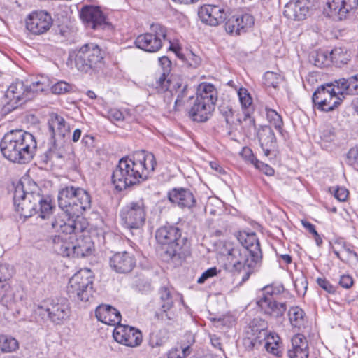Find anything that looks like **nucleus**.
I'll use <instances>...</instances> for the list:
<instances>
[{
    "mask_svg": "<svg viewBox=\"0 0 358 358\" xmlns=\"http://www.w3.org/2000/svg\"><path fill=\"white\" fill-rule=\"evenodd\" d=\"M312 99L314 105L324 112L332 111L342 102V98L336 92L335 85L332 83L319 87L314 92Z\"/></svg>",
    "mask_w": 358,
    "mask_h": 358,
    "instance_id": "nucleus-12",
    "label": "nucleus"
},
{
    "mask_svg": "<svg viewBox=\"0 0 358 358\" xmlns=\"http://www.w3.org/2000/svg\"><path fill=\"white\" fill-rule=\"evenodd\" d=\"M170 202L181 208L191 209L195 206L196 201L193 192L187 188L176 187L168 192Z\"/></svg>",
    "mask_w": 358,
    "mask_h": 358,
    "instance_id": "nucleus-25",
    "label": "nucleus"
},
{
    "mask_svg": "<svg viewBox=\"0 0 358 358\" xmlns=\"http://www.w3.org/2000/svg\"><path fill=\"white\" fill-rule=\"evenodd\" d=\"M13 201L16 211L26 218L38 213L42 219L49 220L52 213L53 206L50 197H44L36 192L26 194L20 186L15 188Z\"/></svg>",
    "mask_w": 358,
    "mask_h": 358,
    "instance_id": "nucleus-4",
    "label": "nucleus"
},
{
    "mask_svg": "<svg viewBox=\"0 0 358 358\" xmlns=\"http://www.w3.org/2000/svg\"><path fill=\"white\" fill-rule=\"evenodd\" d=\"M32 91L23 81L16 80L11 83L6 92V99L9 109H15L31 100Z\"/></svg>",
    "mask_w": 358,
    "mask_h": 358,
    "instance_id": "nucleus-16",
    "label": "nucleus"
},
{
    "mask_svg": "<svg viewBox=\"0 0 358 358\" xmlns=\"http://www.w3.org/2000/svg\"><path fill=\"white\" fill-rule=\"evenodd\" d=\"M214 110L215 104L211 102L208 103L195 99L189 115L194 121L203 122L210 118Z\"/></svg>",
    "mask_w": 358,
    "mask_h": 358,
    "instance_id": "nucleus-29",
    "label": "nucleus"
},
{
    "mask_svg": "<svg viewBox=\"0 0 358 358\" xmlns=\"http://www.w3.org/2000/svg\"><path fill=\"white\" fill-rule=\"evenodd\" d=\"M169 49L174 51L178 57L186 62L191 67L196 68L201 62L200 57L195 55L192 51H189L185 55H183L180 53L179 50L177 48L173 47L172 45H170Z\"/></svg>",
    "mask_w": 358,
    "mask_h": 358,
    "instance_id": "nucleus-42",
    "label": "nucleus"
},
{
    "mask_svg": "<svg viewBox=\"0 0 358 358\" xmlns=\"http://www.w3.org/2000/svg\"><path fill=\"white\" fill-rule=\"evenodd\" d=\"M331 62L336 66L341 67L350 60V53L343 48H335L329 53Z\"/></svg>",
    "mask_w": 358,
    "mask_h": 358,
    "instance_id": "nucleus-38",
    "label": "nucleus"
},
{
    "mask_svg": "<svg viewBox=\"0 0 358 358\" xmlns=\"http://www.w3.org/2000/svg\"><path fill=\"white\" fill-rule=\"evenodd\" d=\"M241 115V127L240 134L248 136L255 127V119L250 115V111H243Z\"/></svg>",
    "mask_w": 358,
    "mask_h": 358,
    "instance_id": "nucleus-41",
    "label": "nucleus"
},
{
    "mask_svg": "<svg viewBox=\"0 0 358 358\" xmlns=\"http://www.w3.org/2000/svg\"><path fill=\"white\" fill-rule=\"evenodd\" d=\"M113 335L117 342L127 346H137L142 341L141 332L138 329L120 323L115 326Z\"/></svg>",
    "mask_w": 358,
    "mask_h": 358,
    "instance_id": "nucleus-22",
    "label": "nucleus"
},
{
    "mask_svg": "<svg viewBox=\"0 0 358 358\" xmlns=\"http://www.w3.org/2000/svg\"><path fill=\"white\" fill-rule=\"evenodd\" d=\"M317 285L328 293H334V287L325 278H319L317 280Z\"/></svg>",
    "mask_w": 358,
    "mask_h": 358,
    "instance_id": "nucleus-60",
    "label": "nucleus"
},
{
    "mask_svg": "<svg viewBox=\"0 0 358 358\" xmlns=\"http://www.w3.org/2000/svg\"><path fill=\"white\" fill-rule=\"evenodd\" d=\"M348 196V191L345 187H337L334 190V196L339 201H345Z\"/></svg>",
    "mask_w": 358,
    "mask_h": 358,
    "instance_id": "nucleus-62",
    "label": "nucleus"
},
{
    "mask_svg": "<svg viewBox=\"0 0 358 358\" xmlns=\"http://www.w3.org/2000/svg\"><path fill=\"white\" fill-rule=\"evenodd\" d=\"M357 6L358 0H327L324 12L329 17L342 20Z\"/></svg>",
    "mask_w": 358,
    "mask_h": 358,
    "instance_id": "nucleus-21",
    "label": "nucleus"
},
{
    "mask_svg": "<svg viewBox=\"0 0 358 358\" xmlns=\"http://www.w3.org/2000/svg\"><path fill=\"white\" fill-rule=\"evenodd\" d=\"M50 85L51 83L48 77L43 76L37 77L36 80L28 86L32 91L31 98L33 99L38 92H45L50 89Z\"/></svg>",
    "mask_w": 358,
    "mask_h": 358,
    "instance_id": "nucleus-39",
    "label": "nucleus"
},
{
    "mask_svg": "<svg viewBox=\"0 0 358 358\" xmlns=\"http://www.w3.org/2000/svg\"><path fill=\"white\" fill-rule=\"evenodd\" d=\"M238 96L243 110V111H250L249 107L251 106L252 103V99L248 90L243 87L240 88L238 91Z\"/></svg>",
    "mask_w": 358,
    "mask_h": 358,
    "instance_id": "nucleus-46",
    "label": "nucleus"
},
{
    "mask_svg": "<svg viewBox=\"0 0 358 358\" xmlns=\"http://www.w3.org/2000/svg\"><path fill=\"white\" fill-rule=\"evenodd\" d=\"M97 320L108 325L115 326L120 323V313L109 305H100L95 310Z\"/></svg>",
    "mask_w": 358,
    "mask_h": 358,
    "instance_id": "nucleus-32",
    "label": "nucleus"
},
{
    "mask_svg": "<svg viewBox=\"0 0 358 358\" xmlns=\"http://www.w3.org/2000/svg\"><path fill=\"white\" fill-rule=\"evenodd\" d=\"M159 295L161 307L164 312L169 310L173 306L176 301H180L183 302L181 294L166 287H162L159 289Z\"/></svg>",
    "mask_w": 358,
    "mask_h": 358,
    "instance_id": "nucleus-34",
    "label": "nucleus"
},
{
    "mask_svg": "<svg viewBox=\"0 0 358 358\" xmlns=\"http://www.w3.org/2000/svg\"><path fill=\"white\" fill-rule=\"evenodd\" d=\"M196 99L215 105L217 99V90L213 84L202 83L198 87Z\"/></svg>",
    "mask_w": 358,
    "mask_h": 358,
    "instance_id": "nucleus-35",
    "label": "nucleus"
},
{
    "mask_svg": "<svg viewBox=\"0 0 358 358\" xmlns=\"http://www.w3.org/2000/svg\"><path fill=\"white\" fill-rule=\"evenodd\" d=\"M55 217H52L46 224V228L47 229H52L58 234H55L54 236H51L49 242H50L52 244L53 248L56 252L58 254L62 255V256H66L70 257V249H69V235H66L65 234L60 231H56L55 229H53L51 227V221L55 218Z\"/></svg>",
    "mask_w": 358,
    "mask_h": 358,
    "instance_id": "nucleus-31",
    "label": "nucleus"
},
{
    "mask_svg": "<svg viewBox=\"0 0 358 358\" xmlns=\"http://www.w3.org/2000/svg\"><path fill=\"white\" fill-rule=\"evenodd\" d=\"M13 274V269L8 264L0 265V282L7 283L6 281L10 279Z\"/></svg>",
    "mask_w": 358,
    "mask_h": 358,
    "instance_id": "nucleus-54",
    "label": "nucleus"
},
{
    "mask_svg": "<svg viewBox=\"0 0 358 358\" xmlns=\"http://www.w3.org/2000/svg\"><path fill=\"white\" fill-rule=\"evenodd\" d=\"M155 238L169 258H181L186 247V238H182L180 229L175 226L166 225L159 228Z\"/></svg>",
    "mask_w": 358,
    "mask_h": 358,
    "instance_id": "nucleus-7",
    "label": "nucleus"
},
{
    "mask_svg": "<svg viewBox=\"0 0 358 358\" xmlns=\"http://www.w3.org/2000/svg\"><path fill=\"white\" fill-rule=\"evenodd\" d=\"M264 78L265 85L266 87H272L273 88H277L282 82L281 76L272 71H267L265 73Z\"/></svg>",
    "mask_w": 358,
    "mask_h": 358,
    "instance_id": "nucleus-47",
    "label": "nucleus"
},
{
    "mask_svg": "<svg viewBox=\"0 0 358 358\" xmlns=\"http://www.w3.org/2000/svg\"><path fill=\"white\" fill-rule=\"evenodd\" d=\"M166 29L159 24H152L151 32L138 36L134 41L136 46L145 52H156L162 47V41L166 38Z\"/></svg>",
    "mask_w": 358,
    "mask_h": 358,
    "instance_id": "nucleus-11",
    "label": "nucleus"
},
{
    "mask_svg": "<svg viewBox=\"0 0 358 358\" xmlns=\"http://www.w3.org/2000/svg\"><path fill=\"white\" fill-rule=\"evenodd\" d=\"M228 129V135H235L236 133L240 134V127H241V115L238 114L236 118L233 117L229 122L227 123Z\"/></svg>",
    "mask_w": 358,
    "mask_h": 358,
    "instance_id": "nucleus-49",
    "label": "nucleus"
},
{
    "mask_svg": "<svg viewBox=\"0 0 358 358\" xmlns=\"http://www.w3.org/2000/svg\"><path fill=\"white\" fill-rule=\"evenodd\" d=\"M80 17L87 28L94 30L103 29L108 25L106 15L99 6H83Z\"/></svg>",
    "mask_w": 358,
    "mask_h": 358,
    "instance_id": "nucleus-18",
    "label": "nucleus"
},
{
    "mask_svg": "<svg viewBox=\"0 0 358 358\" xmlns=\"http://www.w3.org/2000/svg\"><path fill=\"white\" fill-rule=\"evenodd\" d=\"M18 348V341L14 337L6 334H0V351L11 352Z\"/></svg>",
    "mask_w": 358,
    "mask_h": 358,
    "instance_id": "nucleus-40",
    "label": "nucleus"
},
{
    "mask_svg": "<svg viewBox=\"0 0 358 358\" xmlns=\"http://www.w3.org/2000/svg\"><path fill=\"white\" fill-rule=\"evenodd\" d=\"M93 277L90 269H81L69 280L67 292L71 298L87 301L92 295Z\"/></svg>",
    "mask_w": 358,
    "mask_h": 358,
    "instance_id": "nucleus-9",
    "label": "nucleus"
},
{
    "mask_svg": "<svg viewBox=\"0 0 358 358\" xmlns=\"http://www.w3.org/2000/svg\"><path fill=\"white\" fill-rule=\"evenodd\" d=\"M257 135L261 148L266 156H268L275 151L277 148L276 138L273 129L270 127H261L258 129Z\"/></svg>",
    "mask_w": 358,
    "mask_h": 358,
    "instance_id": "nucleus-30",
    "label": "nucleus"
},
{
    "mask_svg": "<svg viewBox=\"0 0 358 358\" xmlns=\"http://www.w3.org/2000/svg\"><path fill=\"white\" fill-rule=\"evenodd\" d=\"M158 92H162L169 91L171 94H175L177 95V98L175 100V108L180 106L183 103V99L187 95V85L183 84L182 82L176 78L172 79H166L164 76V73L162 76H160L156 82Z\"/></svg>",
    "mask_w": 358,
    "mask_h": 358,
    "instance_id": "nucleus-17",
    "label": "nucleus"
},
{
    "mask_svg": "<svg viewBox=\"0 0 358 358\" xmlns=\"http://www.w3.org/2000/svg\"><path fill=\"white\" fill-rule=\"evenodd\" d=\"M241 155L245 159L254 164V166L256 164V162H257L259 161L253 155L252 150L248 147L243 148Z\"/></svg>",
    "mask_w": 358,
    "mask_h": 358,
    "instance_id": "nucleus-61",
    "label": "nucleus"
},
{
    "mask_svg": "<svg viewBox=\"0 0 358 358\" xmlns=\"http://www.w3.org/2000/svg\"><path fill=\"white\" fill-rule=\"evenodd\" d=\"M71 89V85L64 81H59L53 85H50V90L52 93L56 94H64L69 92Z\"/></svg>",
    "mask_w": 358,
    "mask_h": 358,
    "instance_id": "nucleus-52",
    "label": "nucleus"
},
{
    "mask_svg": "<svg viewBox=\"0 0 358 358\" xmlns=\"http://www.w3.org/2000/svg\"><path fill=\"white\" fill-rule=\"evenodd\" d=\"M266 117L268 122L273 124L276 129L280 130L283 124L281 116L275 110L270 108H266Z\"/></svg>",
    "mask_w": 358,
    "mask_h": 358,
    "instance_id": "nucleus-48",
    "label": "nucleus"
},
{
    "mask_svg": "<svg viewBox=\"0 0 358 358\" xmlns=\"http://www.w3.org/2000/svg\"><path fill=\"white\" fill-rule=\"evenodd\" d=\"M3 155L9 161L24 164L31 160L36 148L34 136L22 130H12L4 135L0 143Z\"/></svg>",
    "mask_w": 358,
    "mask_h": 358,
    "instance_id": "nucleus-3",
    "label": "nucleus"
},
{
    "mask_svg": "<svg viewBox=\"0 0 358 358\" xmlns=\"http://www.w3.org/2000/svg\"><path fill=\"white\" fill-rule=\"evenodd\" d=\"M310 61L315 66L322 68L329 66L331 62L327 52L319 51L312 54Z\"/></svg>",
    "mask_w": 358,
    "mask_h": 358,
    "instance_id": "nucleus-43",
    "label": "nucleus"
},
{
    "mask_svg": "<svg viewBox=\"0 0 358 358\" xmlns=\"http://www.w3.org/2000/svg\"><path fill=\"white\" fill-rule=\"evenodd\" d=\"M257 304L265 314L273 317L282 316L287 310L285 303H278L274 298L269 296H260Z\"/></svg>",
    "mask_w": 358,
    "mask_h": 358,
    "instance_id": "nucleus-27",
    "label": "nucleus"
},
{
    "mask_svg": "<svg viewBox=\"0 0 358 358\" xmlns=\"http://www.w3.org/2000/svg\"><path fill=\"white\" fill-rule=\"evenodd\" d=\"M199 16L206 24L216 27L227 18V12L224 6L218 5H205L199 10Z\"/></svg>",
    "mask_w": 358,
    "mask_h": 358,
    "instance_id": "nucleus-23",
    "label": "nucleus"
},
{
    "mask_svg": "<svg viewBox=\"0 0 358 358\" xmlns=\"http://www.w3.org/2000/svg\"><path fill=\"white\" fill-rule=\"evenodd\" d=\"M48 129L51 135V143L47 151L50 159L63 157V146L66 137H69L70 126L64 118L57 113L50 114Z\"/></svg>",
    "mask_w": 358,
    "mask_h": 358,
    "instance_id": "nucleus-8",
    "label": "nucleus"
},
{
    "mask_svg": "<svg viewBox=\"0 0 358 358\" xmlns=\"http://www.w3.org/2000/svg\"><path fill=\"white\" fill-rule=\"evenodd\" d=\"M64 213L59 215L51 221V227L56 231L69 235L70 256L83 257L91 254L94 243L89 235L83 234L87 228V222L83 217L68 218Z\"/></svg>",
    "mask_w": 358,
    "mask_h": 358,
    "instance_id": "nucleus-2",
    "label": "nucleus"
},
{
    "mask_svg": "<svg viewBox=\"0 0 358 358\" xmlns=\"http://www.w3.org/2000/svg\"><path fill=\"white\" fill-rule=\"evenodd\" d=\"M255 166L268 176L274 175V169L269 165L264 164L260 161L256 162Z\"/></svg>",
    "mask_w": 358,
    "mask_h": 358,
    "instance_id": "nucleus-59",
    "label": "nucleus"
},
{
    "mask_svg": "<svg viewBox=\"0 0 358 358\" xmlns=\"http://www.w3.org/2000/svg\"><path fill=\"white\" fill-rule=\"evenodd\" d=\"M310 6L311 3L309 0H297L289 3L285 6L284 14L289 19L302 20L308 15Z\"/></svg>",
    "mask_w": 358,
    "mask_h": 358,
    "instance_id": "nucleus-28",
    "label": "nucleus"
},
{
    "mask_svg": "<svg viewBox=\"0 0 358 358\" xmlns=\"http://www.w3.org/2000/svg\"><path fill=\"white\" fill-rule=\"evenodd\" d=\"M217 269L216 267H212L205 271L198 278L197 282L199 284L204 283L208 279L213 278L217 274Z\"/></svg>",
    "mask_w": 358,
    "mask_h": 358,
    "instance_id": "nucleus-55",
    "label": "nucleus"
},
{
    "mask_svg": "<svg viewBox=\"0 0 358 358\" xmlns=\"http://www.w3.org/2000/svg\"><path fill=\"white\" fill-rule=\"evenodd\" d=\"M104 50L96 43H87L70 52L69 59L81 73H96L104 65Z\"/></svg>",
    "mask_w": 358,
    "mask_h": 358,
    "instance_id": "nucleus-6",
    "label": "nucleus"
},
{
    "mask_svg": "<svg viewBox=\"0 0 358 358\" xmlns=\"http://www.w3.org/2000/svg\"><path fill=\"white\" fill-rule=\"evenodd\" d=\"M222 253L226 257L227 266L235 271H239L245 268H254L258 263L248 255L247 249L233 243H225Z\"/></svg>",
    "mask_w": 358,
    "mask_h": 358,
    "instance_id": "nucleus-10",
    "label": "nucleus"
},
{
    "mask_svg": "<svg viewBox=\"0 0 358 358\" xmlns=\"http://www.w3.org/2000/svg\"><path fill=\"white\" fill-rule=\"evenodd\" d=\"M58 204L63 212L55 217L64 213L68 218L76 219L80 217L83 211L90 209L92 204L90 194L84 189L74 186H67L59 190L58 194Z\"/></svg>",
    "mask_w": 358,
    "mask_h": 358,
    "instance_id": "nucleus-5",
    "label": "nucleus"
},
{
    "mask_svg": "<svg viewBox=\"0 0 358 358\" xmlns=\"http://www.w3.org/2000/svg\"><path fill=\"white\" fill-rule=\"evenodd\" d=\"M110 268L117 273H129L136 266V259L132 253L127 251L115 253L109 261Z\"/></svg>",
    "mask_w": 358,
    "mask_h": 358,
    "instance_id": "nucleus-24",
    "label": "nucleus"
},
{
    "mask_svg": "<svg viewBox=\"0 0 358 358\" xmlns=\"http://www.w3.org/2000/svg\"><path fill=\"white\" fill-rule=\"evenodd\" d=\"M189 345L172 348L167 353V358H186L192 353Z\"/></svg>",
    "mask_w": 358,
    "mask_h": 358,
    "instance_id": "nucleus-44",
    "label": "nucleus"
},
{
    "mask_svg": "<svg viewBox=\"0 0 358 358\" xmlns=\"http://www.w3.org/2000/svg\"><path fill=\"white\" fill-rule=\"evenodd\" d=\"M348 94H358V74L348 78Z\"/></svg>",
    "mask_w": 358,
    "mask_h": 358,
    "instance_id": "nucleus-56",
    "label": "nucleus"
},
{
    "mask_svg": "<svg viewBox=\"0 0 358 358\" xmlns=\"http://www.w3.org/2000/svg\"><path fill=\"white\" fill-rule=\"evenodd\" d=\"M334 136V129L332 127L327 126L321 131L320 137L325 141H332Z\"/></svg>",
    "mask_w": 358,
    "mask_h": 358,
    "instance_id": "nucleus-57",
    "label": "nucleus"
},
{
    "mask_svg": "<svg viewBox=\"0 0 358 358\" xmlns=\"http://www.w3.org/2000/svg\"><path fill=\"white\" fill-rule=\"evenodd\" d=\"M289 319L292 327L299 329L305 327L306 315L299 307H292L288 312Z\"/></svg>",
    "mask_w": 358,
    "mask_h": 358,
    "instance_id": "nucleus-37",
    "label": "nucleus"
},
{
    "mask_svg": "<svg viewBox=\"0 0 358 358\" xmlns=\"http://www.w3.org/2000/svg\"><path fill=\"white\" fill-rule=\"evenodd\" d=\"M52 23L51 15L44 10L34 11L26 18L27 30L35 35L46 33L52 26Z\"/></svg>",
    "mask_w": 358,
    "mask_h": 358,
    "instance_id": "nucleus-19",
    "label": "nucleus"
},
{
    "mask_svg": "<svg viewBox=\"0 0 358 358\" xmlns=\"http://www.w3.org/2000/svg\"><path fill=\"white\" fill-rule=\"evenodd\" d=\"M38 308L41 314L46 315L48 318L54 324H61L66 320L70 313L66 299H46L43 301Z\"/></svg>",
    "mask_w": 358,
    "mask_h": 358,
    "instance_id": "nucleus-14",
    "label": "nucleus"
},
{
    "mask_svg": "<svg viewBox=\"0 0 358 358\" xmlns=\"http://www.w3.org/2000/svg\"><path fill=\"white\" fill-rule=\"evenodd\" d=\"M267 336V324L262 320L255 319L245 332L243 344L248 350L257 348Z\"/></svg>",
    "mask_w": 358,
    "mask_h": 358,
    "instance_id": "nucleus-15",
    "label": "nucleus"
},
{
    "mask_svg": "<svg viewBox=\"0 0 358 358\" xmlns=\"http://www.w3.org/2000/svg\"><path fill=\"white\" fill-rule=\"evenodd\" d=\"M284 290V287L282 285H277L273 286V285H266L264 287L262 290V296H271L274 298L275 295H278L282 293Z\"/></svg>",
    "mask_w": 358,
    "mask_h": 358,
    "instance_id": "nucleus-51",
    "label": "nucleus"
},
{
    "mask_svg": "<svg viewBox=\"0 0 358 358\" xmlns=\"http://www.w3.org/2000/svg\"><path fill=\"white\" fill-rule=\"evenodd\" d=\"M220 113L225 119L226 123L229 122V120L234 117V112L232 108L229 106H221L220 107Z\"/></svg>",
    "mask_w": 358,
    "mask_h": 358,
    "instance_id": "nucleus-58",
    "label": "nucleus"
},
{
    "mask_svg": "<svg viewBox=\"0 0 358 358\" xmlns=\"http://www.w3.org/2000/svg\"><path fill=\"white\" fill-rule=\"evenodd\" d=\"M169 338V331L167 329L163 328L151 334V342L155 346H160L165 343Z\"/></svg>",
    "mask_w": 358,
    "mask_h": 358,
    "instance_id": "nucleus-45",
    "label": "nucleus"
},
{
    "mask_svg": "<svg viewBox=\"0 0 358 358\" xmlns=\"http://www.w3.org/2000/svg\"><path fill=\"white\" fill-rule=\"evenodd\" d=\"M156 165L155 155L145 151L135 153L132 158H122L113 171L112 183L117 190H124L147 180Z\"/></svg>",
    "mask_w": 358,
    "mask_h": 358,
    "instance_id": "nucleus-1",
    "label": "nucleus"
},
{
    "mask_svg": "<svg viewBox=\"0 0 358 358\" xmlns=\"http://www.w3.org/2000/svg\"><path fill=\"white\" fill-rule=\"evenodd\" d=\"M264 341H266L264 348L268 352L275 356H280L281 342L278 334L267 331V336Z\"/></svg>",
    "mask_w": 358,
    "mask_h": 358,
    "instance_id": "nucleus-36",
    "label": "nucleus"
},
{
    "mask_svg": "<svg viewBox=\"0 0 358 358\" xmlns=\"http://www.w3.org/2000/svg\"><path fill=\"white\" fill-rule=\"evenodd\" d=\"M16 186L22 187L23 192L26 194H28V193H32L33 192H36L37 194H41V189L38 186L35 182L28 180L20 181Z\"/></svg>",
    "mask_w": 358,
    "mask_h": 358,
    "instance_id": "nucleus-50",
    "label": "nucleus"
},
{
    "mask_svg": "<svg viewBox=\"0 0 358 358\" xmlns=\"http://www.w3.org/2000/svg\"><path fill=\"white\" fill-rule=\"evenodd\" d=\"M255 24L254 17L247 13H238L228 17L225 22V30L231 35L238 36L246 33Z\"/></svg>",
    "mask_w": 358,
    "mask_h": 358,
    "instance_id": "nucleus-20",
    "label": "nucleus"
},
{
    "mask_svg": "<svg viewBox=\"0 0 358 358\" xmlns=\"http://www.w3.org/2000/svg\"><path fill=\"white\" fill-rule=\"evenodd\" d=\"M339 285L345 289L351 287L353 285V279L349 275H343L341 276Z\"/></svg>",
    "mask_w": 358,
    "mask_h": 358,
    "instance_id": "nucleus-64",
    "label": "nucleus"
},
{
    "mask_svg": "<svg viewBox=\"0 0 358 358\" xmlns=\"http://www.w3.org/2000/svg\"><path fill=\"white\" fill-rule=\"evenodd\" d=\"M108 118L111 120L120 121L124 120L123 113L118 109H110L108 113Z\"/></svg>",
    "mask_w": 358,
    "mask_h": 358,
    "instance_id": "nucleus-63",
    "label": "nucleus"
},
{
    "mask_svg": "<svg viewBox=\"0 0 358 358\" xmlns=\"http://www.w3.org/2000/svg\"><path fill=\"white\" fill-rule=\"evenodd\" d=\"M334 83L336 84L337 88V91L336 90V92H338V94L340 97L343 99L344 97V94H348V78H341L336 80Z\"/></svg>",
    "mask_w": 358,
    "mask_h": 358,
    "instance_id": "nucleus-53",
    "label": "nucleus"
},
{
    "mask_svg": "<svg viewBox=\"0 0 358 358\" xmlns=\"http://www.w3.org/2000/svg\"><path fill=\"white\" fill-rule=\"evenodd\" d=\"M236 238L241 244L240 246L247 249L248 255L259 262L262 259V251L256 234L240 231Z\"/></svg>",
    "mask_w": 358,
    "mask_h": 358,
    "instance_id": "nucleus-26",
    "label": "nucleus"
},
{
    "mask_svg": "<svg viewBox=\"0 0 358 358\" xmlns=\"http://www.w3.org/2000/svg\"><path fill=\"white\" fill-rule=\"evenodd\" d=\"M292 348L288 350L289 358H308V344L306 338L301 334L294 335L292 338Z\"/></svg>",
    "mask_w": 358,
    "mask_h": 358,
    "instance_id": "nucleus-33",
    "label": "nucleus"
},
{
    "mask_svg": "<svg viewBox=\"0 0 358 358\" xmlns=\"http://www.w3.org/2000/svg\"><path fill=\"white\" fill-rule=\"evenodd\" d=\"M145 205L142 199L127 203L120 211L122 221L129 229L142 227L145 223Z\"/></svg>",
    "mask_w": 358,
    "mask_h": 358,
    "instance_id": "nucleus-13",
    "label": "nucleus"
}]
</instances>
